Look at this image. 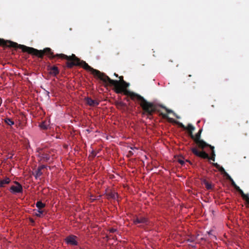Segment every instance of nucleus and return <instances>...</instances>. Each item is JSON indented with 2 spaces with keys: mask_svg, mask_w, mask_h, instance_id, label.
Returning <instances> with one entry per match:
<instances>
[{
  "mask_svg": "<svg viewBox=\"0 0 249 249\" xmlns=\"http://www.w3.org/2000/svg\"><path fill=\"white\" fill-rule=\"evenodd\" d=\"M81 65L85 69L90 71L94 76L102 80L105 84H109L113 86L117 93L123 91L129 86V84L124 81L122 76L119 77L120 80L119 81L112 80L104 73L93 69L84 61L81 62Z\"/></svg>",
  "mask_w": 249,
  "mask_h": 249,
  "instance_id": "obj_1",
  "label": "nucleus"
},
{
  "mask_svg": "<svg viewBox=\"0 0 249 249\" xmlns=\"http://www.w3.org/2000/svg\"><path fill=\"white\" fill-rule=\"evenodd\" d=\"M0 45L6 47H18L21 49L23 52H27L29 53L34 54L38 57H42L44 53H51V49L50 48H46L43 51H38L33 48L27 47L23 45H18L17 43L12 42L9 40H5L3 39L0 38Z\"/></svg>",
  "mask_w": 249,
  "mask_h": 249,
  "instance_id": "obj_2",
  "label": "nucleus"
},
{
  "mask_svg": "<svg viewBox=\"0 0 249 249\" xmlns=\"http://www.w3.org/2000/svg\"><path fill=\"white\" fill-rule=\"evenodd\" d=\"M130 96L132 99L136 98L141 101V105L146 112L151 114L155 110L154 105L150 103L147 102L142 97L134 93H131Z\"/></svg>",
  "mask_w": 249,
  "mask_h": 249,
  "instance_id": "obj_3",
  "label": "nucleus"
},
{
  "mask_svg": "<svg viewBox=\"0 0 249 249\" xmlns=\"http://www.w3.org/2000/svg\"><path fill=\"white\" fill-rule=\"evenodd\" d=\"M63 58L66 59L71 61L68 62L67 66L69 68L72 67L74 65H77L79 64V59L77 58L74 54H72L71 56H67L65 54H59Z\"/></svg>",
  "mask_w": 249,
  "mask_h": 249,
  "instance_id": "obj_4",
  "label": "nucleus"
},
{
  "mask_svg": "<svg viewBox=\"0 0 249 249\" xmlns=\"http://www.w3.org/2000/svg\"><path fill=\"white\" fill-rule=\"evenodd\" d=\"M213 164L220 172H221V173L223 174L225 176H226L227 179L231 181V185L235 188V189H239V186H238L235 184L233 179L231 178L229 174L225 171L223 167L221 166L217 163H214Z\"/></svg>",
  "mask_w": 249,
  "mask_h": 249,
  "instance_id": "obj_5",
  "label": "nucleus"
},
{
  "mask_svg": "<svg viewBox=\"0 0 249 249\" xmlns=\"http://www.w3.org/2000/svg\"><path fill=\"white\" fill-rule=\"evenodd\" d=\"M202 130H200L199 132L196 134L195 136V141L196 143L201 148H204L206 146H209V144L206 143L203 140L200 139V133Z\"/></svg>",
  "mask_w": 249,
  "mask_h": 249,
  "instance_id": "obj_6",
  "label": "nucleus"
},
{
  "mask_svg": "<svg viewBox=\"0 0 249 249\" xmlns=\"http://www.w3.org/2000/svg\"><path fill=\"white\" fill-rule=\"evenodd\" d=\"M10 191L14 194H18L22 192V186L18 182H16V185H12L10 188Z\"/></svg>",
  "mask_w": 249,
  "mask_h": 249,
  "instance_id": "obj_7",
  "label": "nucleus"
},
{
  "mask_svg": "<svg viewBox=\"0 0 249 249\" xmlns=\"http://www.w3.org/2000/svg\"><path fill=\"white\" fill-rule=\"evenodd\" d=\"M192 151L194 154H195L198 157H201L203 159H208L209 158V156H208V154H207L206 152H205L204 151H202V152L198 151L196 149V148H193L192 149Z\"/></svg>",
  "mask_w": 249,
  "mask_h": 249,
  "instance_id": "obj_8",
  "label": "nucleus"
},
{
  "mask_svg": "<svg viewBox=\"0 0 249 249\" xmlns=\"http://www.w3.org/2000/svg\"><path fill=\"white\" fill-rule=\"evenodd\" d=\"M66 242L68 244H71L72 245H76L77 244V242L75 240V236H71L68 237L66 239Z\"/></svg>",
  "mask_w": 249,
  "mask_h": 249,
  "instance_id": "obj_9",
  "label": "nucleus"
},
{
  "mask_svg": "<svg viewBox=\"0 0 249 249\" xmlns=\"http://www.w3.org/2000/svg\"><path fill=\"white\" fill-rule=\"evenodd\" d=\"M134 223L135 224H139V223L143 224H147L148 221L146 218L143 217H141L140 218H138V217L136 218L134 220Z\"/></svg>",
  "mask_w": 249,
  "mask_h": 249,
  "instance_id": "obj_10",
  "label": "nucleus"
},
{
  "mask_svg": "<svg viewBox=\"0 0 249 249\" xmlns=\"http://www.w3.org/2000/svg\"><path fill=\"white\" fill-rule=\"evenodd\" d=\"M239 193L241 195L243 199H244L249 204V194H245L243 191L239 187V189H236Z\"/></svg>",
  "mask_w": 249,
  "mask_h": 249,
  "instance_id": "obj_11",
  "label": "nucleus"
},
{
  "mask_svg": "<svg viewBox=\"0 0 249 249\" xmlns=\"http://www.w3.org/2000/svg\"><path fill=\"white\" fill-rule=\"evenodd\" d=\"M239 193L241 195L243 199H244L249 204V194H245L243 191L239 187V189H236Z\"/></svg>",
  "mask_w": 249,
  "mask_h": 249,
  "instance_id": "obj_12",
  "label": "nucleus"
},
{
  "mask_svg": "<svg viewBox=\"0 0 249 249\" xmlns=\"http://www.w3.org/2000/svg\"><path fill=\"white\" fill-rule=\"evenodd\" d=\"M239 193L241 195L243 199H244L249 204V194H245L243 191L239 187V189H236Z\"/></svg>",
  "mask_w": 249,
  "mask_h": 249,
  "instance_id": "obj_13",
  "label": "nucleus"
},
{
  "mask_svg": "<svg viewBox=\"0 0 249 249\" xmlns=\"http://www.w3.org/2000/svg\"><path fill=\"white\" fill-rule=\"evenodd\" d=\"M86 101L87 104L90 106L94 107L98 105V103L96 101L92 100L89 98H87L86 99Z\"/></svg>",
  "mask_w": 249,
  "mask_h": 249,
  "instance_id": "obj_14",
  "label": "nucleus"
},
{
  "mask_svg": "<svg viewBox=\"0 0 249 249\" xmlns=\"http://www.w3.org/2000/svg\"><path fill=\"white\" fill-rule=\"evenodd\" d=\"M10 179L8 178H6L0 181V186L4 187L5 184H8L10 182Z\"/></svg>",
  "mask_w": 249,
  "mask_h": 249,
  "instance_id": "obj_15",
  "label": "nucleus"
},
{
  "mask_svg": "<svg viewBox=\"0 0 249 249\" xmlns=\"http://www.w3.org/2000/svg\"><path fill=\"white\" fill-rule=\"evenodd\" d=\"M58 72L59 71L56 67H53L50 69V73L53 75H56Z\"/></svg>",
  "mask_w": 249,
  "mask_h": 249,
  "instance_id": "obj_16",
  "label": "nucleus"
},
{
  "mask_svg": "<svg viewBox=\"0 0 249 249\" xmlns=\"http://www.w3.org/2000/svg\"><path fill=\"white\" fill-rule=\"evenodd\" d=\"M39 126L43 129H47L48 128L49 124L47 122H43L39 125Z\"/></svg>",
  "mask_w": 249,
  "mask_h": 249,
  "instance_id": "obj_17",
  "label": "nucleus"
},
{
  "mask_svg": "<svg viewBox=\"0 0 249 249\" xmlns=\"http://www.w3.org/2000/svg\"><path fill=\"white\" fill-rule=\"evenodd\" d=\"M42 174V173L41 171L40 168H38V169L36 171V174H35V177L36 178L39 177Z\"/></svg>",
  "mask_w": 249,
  "mask_h": 249,
  "instance_id": "obj_18",
  "label": "nucleus"
},
{
  "mask_svg": "<svg viewBox=\"0 0 249 249\" xmlns=\"http://www.w3.org/2000/svg\"><path fill=\"white\" fill-rule=\"evenodd\" d=\"M42 160L45 161H49L51 160V157L49 155H44L42 156Z\"/></svg>",
  "mask_w": 249,
  "mask_h": 249,
  "instance_id": "obj_19",
  "label": "nucleus"
},
{
  "mask_svg": "<svg viewBox=\"0 0 249 249\" xmlns=\"http://www.w3.org/2000/svg\"><path fill=\"white\" fill-rule=\"evenodd\" d=\"M36 206L38 209H41L45 206V204L41 201H37L36 203Z\"/></svg>",
  "mask_w": 249,
  "mask_h": 249,
  "instance_id": "obj_20",
  "label": "nucleus"
},
{
  "mask_svg": "<svg viewBox=\"0 0 249 249\" xmlns=\"http://www.w3.org/2000/svg\"><path fill=\"white\" fill-rule=\"evenodd\" d=\"M5 122L9 125H12L14 124V122L9 118H6Z\"/></svg>",
  "mask_w": 249,
  "mask_h": 249,
  "instance_id": "obj_21",
  "label": "nucleus"
},
{
  "mask_svg": "<svg viewBox=\"0 0 249 249\" xmlns=\"http://www.w3.org/2000/svg\"><path fill=\"white\" fill-rule=\"evenodd\" d=\"M209 146L212 149V157H211V158L209 157L208 159H209L210 160H213V161H214V160H215V159H214L215 154H214V151L213 150L214 147L213 146H212L211 145H209Z\"/></svg>",
  "mask_w": 249,
  "mask_h": 249,
  "instance_id": "obj_22",
  "label": "nucleus"
},
{
  "mask_svg": "<svg viewBox=\"0 0 249 249\" xmlns=\"http://www.w3.org/2000/svg\"><path fill=\"white\" fill-rule=\"evenodd\" d=\"M186 129L192 132L195 130V127L191 124H189L187 126Z\"/></svg>",
  "mask_w": 249,
  "mask_h": 249,
  "instance_id": "obj_23",
  "label": "nucleus"
},
{
  "mask_svg": "<svg viewBox=\"0 0 249 249\" xmlns=\"http://www.w3.org/2000/svg\"><path fill=\"white\" fill-rule=\"evenodd\" d=\"M110 196L113 199H116L118 197V194L115 192H111L110 194Z\"/></svg>",
  "mask_w": 249,
  "mask_h": 249,
  "instance_id": "obj_24",
  "label": "nucleus"
},
{
  "mask_svg": "<svg viewBox=\"0 0 249 249\" xmlns=\"http://www.w3.org/2000/svg\"><path fill=\"white\" fill-rule=\"evenodd\" d=\"M205 186L208 189H210L212 188V185L211 184L209 183L208 182H205Z\"/></svg>",
  "mask_w": 249,
  "mask_h": 249,
  "instance_id": "obj_25",
  "label": "nucleus"
},
{
  "mask_svg": "<svg viewBox=\"0 0 249 249\" xmlns=\"http://www.w3.org/2000/svg\"><path fill=\"white\" fill-rule=\"evenodd\" d=\"M42 213L43 211L40 210H39L37 211V213H36V215L38 216H40Z\"/></svg>",
  "mask_w": 249,
  "mask_h": 249,
  "instance_id": "obj_26",
  "label": "nucleus"
},
{
  "mask_svg": "<svg viewBox=\"0 0 249 249\" xmlns=\"http://www.w3.org/2000/svg\"><path fill=\"white\" fill-rule=\"evenodd\" d=\"M208 233L209 234V235L211 236V238L212 239H216V236L215 235H213L212 234V231H209L208 232Z\"/></svg>",
  "mask_w": 249,
  "mask_h": 249,
  "instance_id": "obj_27",
  "label": "nucleus"
},
{
  "mask_svg": "<svg viewBox=\"0 0 249 249\" xmlns=\"http://www.w3.org/2000/svg\"><path fill=\"white\" fill-rule=\"evenodd\" d=\"M117 231V230L114 228H111L109 229L110 232H114Z\"/></svg>",
  "mask_w": 249,
  "mask_h": 249,
  "instance_id": "obj_28",
  "label": "nucleus"
},
{
  "mask_svg": "<svg viewBox=\"0 0 249 249\" xmlns=\"http://www.w3.org/2000/svg\"><path fill=\"white\" fill-rule=\"evenodd\" d=\"M178 162L181 164L183 165L184 163V161L182 160H179Z\"/></svg>",
  "mask_w": 249,
  "mask_h": 249,
  "instance_id": "obj_29",
  "label": "nucleus"
},
{
  "mask_svg": "<svg viewBox=\"0 0 249 249\" xmlns=\"http://www.w3.org/2000/svg\"><path fill=\"white\" fill-rule=\"evenodd\" d=\"M166 109L167 112L168 113H172L173 112V111L172 110L168 109L167 108Z\"/></svg>",
  "mask_w": 249,
  "mask_h": 249,
  "instance_id": "obj_30",
  "label": "nucleus"
},
{
  "mask_svg": "<svg viewBox=\"0 0 249 249\" xmlns=\"http://www.w3.org/2000/svg\"><path fill=\"white\" fill-rule=\"evenodd\" d=\"M38 168H40L41 170L42 169L45 168V165H41V166H39Z\"/></svg>",
  "mask_w": 249,
  "mask_h": 249,
  "instance_id": "obj_31",
  "label": "nucleus"
},
{
  "mask_svg": "<svg viewBox=\"0 0 249 249\" xmlns=\"http://www.w3.org/2000/svg\"><path fill=\"white\" fill-rule=\"evenodd\" d=\"M13 156V155H12V154H10V155H9V156H8L7 158H10V159H11V158H12Z\"/></svg>",
  "mask_w": 249,
  "mask_h": 249,
  "instance_id": "obj_32",
  "label": "nucleus"
},
{
  "mask_svg": "<svg viewBox=\"0 0 249 249\" xmlns=\"http://www.w3.org/2000/svg\"><path fill=\"white\" fill-rule=\"evenodd\" d=\"M131 149H132V150H134V149H137V148L136 147H133V148L131 147Z\"/></svg>",
  "mask_w": 249,
  "mask_h": 249,
  "instance_id": "obj_33",
  "label": "nucleus"
},
{
  "mask_svg": "<svg viewBox=\"0 0 249 249\" xmlns=\"http://www.w3.org/2000/svg\"><path fill=\"white\" fill-rule=\"evenodd\" d=\"M114 76H115L116 77H118V74H116V73H114Z\"/></svg>",
  "mask_w": 249,
  "mask_h": 249,
  "instance_id": "obj_34",
  "label": "nucleus"
},
{
  "mask_svg": "<svg viewBox=\"0 0 249 249\" xmlns=\"http://www.w3.org/2000/svg\"><path fill=\"white\" fill-rule=\"evenodd\" d=\"M47 93L48 95H49V91H47Z\"/></svg>",
  "mask_w": 249,
  "mask_h": 249,
  "instance_id": "obj_35",
  "label": "nucleus"
},
{
  "mask_svg": "<svg viewBox=\"0 0 249 249\" xmlns=\"http://www.w3.org/2000/svg\"><path fill=\"white\" fill-rule=\"evenodd\" d=\"M173 114H174L175 116H176V114H175V113H173Z\"/></svg>",
  "mask_w": 249,
  "mask_h": 249,
  "instance_id": "obj_36",
  "label": "nucleus"
}]
</instances>
